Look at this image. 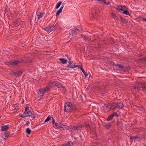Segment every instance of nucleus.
Here are the masks:
<instances>
[{
  "label": "nucleus",
  "instance_id": "obj_11",
  "mask_svg": "<svg viewBox=\"0 0 146 146\" xmlns=\"http://www.w3.org/2000/svg\"><path fill=\"white\" fill-rule=\"evenodd\" d=\"M111 104H105L103 107L104 109L106 110H109L110 109Z\"/></svg>",
  "mask_w": 146,
  "mask_h": 146
},
{
  "label": "nucleus",
  "instance_id": "obj_13",
  "mask_svg": "<svg viewBox=\"0 0 146 146\" xmlns=\"http://www.w3.org/2000/svg\"><path fill=\"white\" fill-rule=\"evenodd\" d=\"M73 143L72 142L69 141L66 143L63 144L59 146H72Z\"/></svg>",
  "mask_w": 146,
  "mask_h": 146
},
{
  "label": "nucleus",
  "instance_id": "obj_24",
  "mask_svg": "<svg viewBox=\"0 0 146 146\" xmlns=\"http://www.w3.org/2000/svg\"><path fill=\"white\" fill-rule=\"evenodd\" d=\"M51 28L49 27H47L45 29H44L45 31L48 32V31H51V30L50 29Z\"/></svg>",
  "mask_w": 146,
  "mask_h": 146
},
{
  "label": "nucleus",
  "instance_id": "obj_25",
  "mask_svg": "<svg viewBox=\"0 0 146 146\" xmlns=\"http://www.w3.org/2000/svg\"><path fill=\"white\" fill-rule=\"evenodd\" d=\"M103 126L106 129H108L111 127V125L105 124Z\"/></svg>",
  "mask_w": 146,
  "mask_h": 146
},
{
  "label": "nucleus",
  "instance_id": "obj_37",
  "mask_svg": "<svg viewBox=\"0 0 146 146\" xmlns=\"http://www.w3.org/2000/svg\"><path fill=\"white\" fill-rule=\"evenodd\" d=\"M52 122L53 123V125H54V124H55V123H56V122H55L53 118V120L52 121Z\"/></svg>",
  "mask_w": 146,
  "mask_h": 146
},
{
  "label": "nucleus",
  "instance_id": "obj_45",
  "mask_svg": "<svg viewBox=\"0 0 146 146\" xmlns=\"http://www.w3.org/2000/svg\"><path fill=\"white\" fill-rule=\"evenodd\" d=\"M90 74H89V77H90Z\"/></svg>",
  "mask_w": 146,
  "mask_h": 146
},
{
  "label": "nucleus",
  "instance_id": "obj_31",
  "mask_svg": "<svg viewBox=\"0 0 146 146\" xmlns=\"http://www.w3.org/2000/svg\"><path fill=\"white\" fill-rule=\"evenodd\" d=\"M113 116L111 115H110L108 117L107 119L108 121H110L111 120L113 119Z\"/></svg>",
  "mask_w": 146,
  "mask_h": 146
},
{
  "label": "nucleus",
  "instance_id": "obj_10",
  "mask_svg": "<svg viewBox=\"0 0 146 146\" xmlns=\"http://www.w3.org/2000/svg\"><path fill=\"white\" fill-rule=\"evenodd\" d=\"M10 134L8 132H6L3 133L2 135V138L3 139H7L8 137L10 136Z\"/></svg>",
  "mask_w": 146,
  "mask_h": 146
},
{
  "label": "nucleus",
  "instance_id": "obj_40",
  "mask_svg": "<svg viewBox=\"0 0 146 146\" xmlns=\"http://www.w3.org/2000/svg\"><path fill=\"white\" fill-rule=\"evenodd\" d=\"M74 68L76 67H78V68H80V67H79V65H77L76 66L74 65Z\"/></svg>",
  "mask_w": 146,
  "mask_h": 146
},
{
  "label": "nucleus",
  "instance_id": "obj_6",
  "mask_svg": "<svg viewBox=\"0 0 146 146\" xmlns=\"http://www.w3.org/2000/svg\"><path fill=\"white\" fill-rule=\"evenodd\" d=\"M28 116L32 118H34L35 117L34 115L32 114L31 111H27L26 112H24L23 114L21 116V117L23 118Z\"/></svg>",
  "mask_w": 146,
  "mask_h": 146
},
{
  "label": "nucleus",
  "instance_id": "obj_9",
  "mask_svg": "<svg viewBox=\"0 0 146 146\" xmlns=\"http://www.w3.org/2000/svg\"><path fill=\"white\" fill-rule=\"evenodd\" d=\"M79 31V30L77 29L76 28H75L74 29L71 30V31L70 32L69 34L70 35L72 36L74 33H78Z\"/></svg>",
  "mask_w": 146,
  "mask_h": 146
},
{
  "label": "nucleus",
  "instance_id": "obj_36",
  "mask_svg": "<svg viewBox=\"0 0 146 146\" xmlns=\"http://www.w3.org/2000/svg\"><path fill=\"white\" fill-rule=\"evenodd\" d=\"M142 139V138L139 137L137 136V139H136V141H141Z\"/></svg>",
  "mask_w": 146,
  "mask_h": 146
},
{
  "label": "nucleus",
  "instance_id": "obj_7",
  "mask_svg": "<svg viewBox=\"0 0 146 146\" xmlns=\"http://www.w3.org/2000/svg\"><path fill=\"white\" fill-rule=\"evenodd\" d=\"M19 62L17 60H14L13 61H11L9 62H6L5 63V64L9 66L11 65L15 66L17 65Z\"/></svg>",
  "mask_w": 146,
  "mask_h": 146
},
{
  "label": "nucleus",
  "instance_id": "obj_19",
  "mask_svg": "<svg viewBox=\"0 0 146 146\" xmlns=\"http://www.w3.org/2000/svg\"><path fill=\"white\" fill-rule=\"evenodd\" d=\"M60 60L61 62V63L63 64H65L67 62V60L64 58H60Z\"/></svg>",
  "mask_w": 146,
  "mask_h": 146
},
{
  "label": "nucleus",
  "instance_id": "obj_15",
  "mask_svg": "<svg viewBox=\"0 0 146 146\" xmlns=\"http://www.w3.org/2000/svg\"><path fill=\"white\" fill-rule=\"evenodd\" d=\"M69 64L67 66L68 67L70 68H74V65L72 64V61H69Z\"/></svg>",
  "mask_w": 146,
  "mask_h": 146
},
{
  "label": "nucleus",
  "instance_id": "obj_44",
  "mask_svg": "<svg viewBox=\"0 0 146 146\" xmlns=\"http://www.w3.org/2000/svg\"><path fill=\"white\" fill-rule=\"evenodd\" d=\"M1 141L0 140V143L1 142Z\"/></svg>",
  "mask_w": 146,
  "mask_h": 146
},
{
  "label": "nucleus",
  "instance_id": "obj_30",
  "mask_svg": "<svg viewBox=\"0 0 146 146\" xmlns=\"http://www.w3.org/2000/svg\"><path fill=\"white\" fill-rule=\"evenodd\" d=\"M82 37L83 39L85 40H90V39L89 38H87L85 36L83 35H82Z\"/></svg>",
  "mask_w": 146,
  "mask_h": 146
},
{
  "label": "nucleus",
  "instance_id": "obj_39",
  "mask_svg": "<svg viewBox=\"0 0 146 146\" xmlns=\"http://www.w3.org/2000/svg\"><path fill=\"white\" fill-rule=\"evenodd\" d=\"M141 60H144L146 61V57H145L142 58L141 59Z\"/></svg>",
  "mask_w": 146,
  "mask_h": 146
},
{
  "label": "nucleus",
  "instance_id": "obj_1",
  "mask_svg": "<svg viewBox=\"0 0 146 146\" xmlns=\"http://www.w3.org/2000/svg\"><path fill=\"white\" fill-rule=\"evenodd\" d=\"M133 88L135 91H138L139 90H143L146 88V84L145 83L138 82Z\"/></svg>",
  "mask_w": 146,
  "mask_h": 146
},
{
  "label": "nucleus",
  "instance_id": "obj_38",
  "mask_svg": "<svg viewBox=\"0 0 146 146\" xmlns=\"http://www.w3.org/2000/svg\"><path fill=\"white\" fill-rule=\"evenodd\" d=\"M142 21L143 22L145 21L146 22V19L145 18H143L142 19Z\"/></svg>",
  "mask_w": 146,
  "mask_h": 146
},
{
  "label": "nucleus",
  "instance_id": "obj_28",
  "mask_svg": "<svg viewBox=\"0 0 146 146\" xmlns=\"http://www.w3.org/2000/svg\"><path fill=\"white\" fill-rule=\"evenodd\" d=\"M26 132L27 134H30L31 133V131L29 128H28L26 129Z\"/></svg>",
  "mask_w": 146,
  "mask_h": 146
},
{
  "label": "nucleus",
  "instance_id": "obj_3",
  "mask_svg": "<svg viewBox=\"0 0 146 146\" xmlns=\"http://www.w3.org/2000/svg\"><path fill=\"white\" fill-rule=\"evenodd\" d=\"M53 126L56 129H59L61 128L62 129H68V127L66 125L62 124L60 123H56L53 125Z\"/></svg>",
  "mask_w": 146,
  "mask_h": 146
},
{
  "label": "nucleus",
  "instance_id": "obj_2",
  "mask_svg": "<svg viewBox=\"0 0 146 146\" xmlns=\"http://www.w3.org/2000/svg\"><path fill=\"white\" fill-rule=\"evenodd\" d=\"M123 105L121 103H113L111 104L110 109L114 110L116 109L121 108L123 107Z\"/></svg>",
  "mask_w": 146,
  "mask_h": 146
},
{
  "label": "nucleus",
  "instance_id": "obj_29",
  "mask_svg": "<svg viewBox=\"0 0 146 146\" xmlns=\"http://www.w3.org/2000/svg\"><path fill=\"white\" fill-rule=\"evenodd\" d=\"M123 13L127 15H130L129 12L126 10H124L123 12Z\"/></svg>",
  "mask_w": 146,
  "mask_h": 146
},
{
  "label": "nucleus",
  "instance_id": "obj_42",
  "mask_svg": "<svg viewBox=\"0 0 146 146\" xmlns=\"http://www.w3.org/2000/svg\"><path fill=\"white\" fill-rule=\"evenodd\" d=\"M5 12L6 13H7V11L6 8L5 9Z\"/></svg>",
  "mask_w": 146,
  "mask_h": 146
},
{
  "label": "nucleus",
  "instance_id": "obj_16",
  "mask_svg": "<svg viewBox=\"0 0 146 146\" xmlns=\"http://www.w3.org/2000/svg\"><path fill=\"white\" fill-rule=\"evenodd\" d=\"M44 15V13H43L38 12L37 14L38 18V19H39L42 18Z\"/></svg>",
  "mask_w": 146,
  "mask_h": 146
},
{
  "label": "nucleus",
  "instance_id": "obj_33",
  "mask_svg": "<svg viewBox=\"0 0 146 146\" xmlns=\"http://www.w3.org/2000/svg\"><path fill=\"white\" fill-rule=\"evenodd\" d=\"M51 118V117L50 116H48L47 118L45 119V120L44 121V122H47L49 121L50 119Z\"/></svg>",
  "mask_w": 146,
  "mask_h": 146
},
{
  "label": "nucleus",
  "instance_id": "obj_17",
  "mask_svg": "<svg viewBox=\"0 0 146 146\" xmlns=\"http://www.w3.org/2000/svg\"><path fill=\"white\" fill-rule=\"evenodd\" d=\"M64 7V6H62V7L60 8L57 11L56 15V16H58L59 15L60 13H61L62 11V9Z\"/></svg>",
  "mask_w": 146,
  "mask_h": 146
},
{
  "label": "nucleus",
  "instance_id": "obj_5",
  "mask_svg": "<svg viewBox=\"0 0 146 146\" xmlns=\"http://www.w3.org/2000/svg\"><path fill=\"white\" fill-rule=\"evenodd\" d=\"M72 105L71 103L68 102L65 104L64 106V111L66 112H68L71 110Z\"/></svg>",
  "mask_w": 146,
  "mask_h": 146
},
{
  "label": "nucleus",
  "instance_id": "obj_32",
  "mask_svg": "<svg viewBox=\"0 0 146 146\" xmlns=\"http://www.w3.org/2000/svg\"><path fill=\"white\" fill-rule=\"evenodd\" d=\"M112 115V116L113 117H118V114L116 113V112H114L112 114H111Z\"/></svg>",
  "mask_w": 146,
  "mask_h": 146
},
{
  "label": "nucleus",
  "instance_id": "obj_41",
  "mask_svg": "<svg viewBox=\"0 0 146 146\" xmlns=\"http://www.w3.org/2000/svg\"><path fill=\"white\" fill-rule=\"evenodd\" d=\"M27 110H28V108L27 107H26L25 108V112H26L27 111Z\"/></svg>",
  "mask_w": 146,
  "mask_h": 146
},
{
  "label": "nucleus",
  "instance_id": "obj_18",
  "mask_svg": "<svg viewBox=\"0 0 146 146\" xmlns=\"http://www.w3.org/2000/svg\"><path fill=\"white\" fill-rule=\"evenodd\" d=\"M97 1H100V2H103V3L106 5H109L110 4V2H108L107 3H106V0H96Z\"/></svg>",
  "mask_w": 146,
  "mask_h": 146
},
{
  "label": "nucleus",
  "instance_id": "obj_34",
  "mask_svg": "<svg viewBox=\"0 0 146 146\" xmlns=\"http://www.w3.org/2000/svg\"><path fill=\"white\" fill-rule=\"evenodd\" d=\"M137 136L135 137H130V139L131 141L133 139H135V141H136V139H137Z\"/></svg>",
  "mask_w": 146,
  "mask_h": 146
},
{
  "label": "nucleus",
  "instance_id": "obj_8",
  "mask_svg": "<svg viewBox=\"0 0 146 146\" xmlns=\"http://www.w3.org/2000/svg\"><path fill=\"white\" fill-rule=\"evenodd\" d=\"M123 8H125V9H126V7L125 6H122L121 5H117L116 7V9L119 11H124V9Z\"/></svg>",
  "mask_w": 146,
  "mask_h": 146
},
{
  "label": "nucleus",
  "instance_id": "obj_20",
  "mask_svg": "<svg viewBox=\"0 0 146 146\" xmlns=\"http://www.w3.org/2000/svg\"><path fill=\"white\" fill-rule=\"evenodd\" d=\"M80 68L81 70L83 72V73L85 75V77H86L88 75V74H87L85 72V71L84 70V69L82 67H80Z\"/></svg>",
  "mask_w": 146,
  "mask_h": 146
},
{
  "label": "nucleus",
  "instance_id": "obj_4",
  "mask_svg": "<svg viewBox=\"0 0 146 146\" xmlns=\"http://www.w3.org/2000/svg\"><path fill=\"white\" fill-rule=\"evenodd\" d=\"M50 89V87L49 86H47L44 88L40 89L38 93L39 95L38 96L40 97H42L44 94L49 90Z\"/></svg>",
  "mask_w": 146,
  "mask_h": 146
},
{
  "label": "nucleus",
  "instance_id": "obj_21",
  "mask_svg": "<svg viewBox=\"0 0 146 146\" xmlns=\"http://www.w3.org/2000/svg\"><path fill=\"white\" fill-rule=\"evenodd\" d=\"M81 127V126L80 125L78 126H74L72 127V129L74 130H78Z\"/></svg>",
  "mask_w": 146,
  "mask_h": 146
},
{
  "label": "nucleus",
  "instance_id": "obj_35",
  "mask_svg": "<svg viewBox=\"0 0 146 146\" xmlns=\"http://www.w3.org/2000/svg\"><path fill=\"white\" fill-rule=\"evenodd\" d=\"M111 16L113 18H115V17H117H117L116 16V14L114 13H112L111 14Z\"/></svg>",
  "mask_w": 146,
  "mask_h": 146
},
{
  "label": "nucleus",
  "instance_id": "obj_14",
  "mask_svg": "<svg viewBox=\"0 0 146 146\" xmlns=\"http://www.w3.org/2000/svg\"><path fill=\"white\" fill-rule=\"evenodd\" d=\"M13 74L15 75V76H20L22 74V72L21 71H19L18 72H13Z\"/></svg>",
  "mask_w": 146,
  "mask_h": 146
},
{
  "label": "nucleus",
  "instance_id": "obj_27",
  "mask_svg": "<svg viewBox=\"0 0 146 146\" xmlns=\"http://www.w3.org/2000/svg\"><path fill=\"white\" fill-rule=\"evenodd\" d=\"M62 3V2L61 1L59 2L57 4V5L56 7V9H58L60 6V5Z\"/></svg>",
  "mask_w": 146,
  "mask_h": 146
},
{
  "label": "nucleus",
  "instance_id": "obj_22",
  "mask_svg": "<svg viewBox=\"0 0 146 146\" xmlns=\"http://www.w3.org/2000/svg\"><path fill=\"white\" fill-rule=\"evenodd\" d=\"M49 84H50V86H54V85H56V82L55 81H50V82Z\"/></svg>",
  "mask_w": 146,
  "mask_h": 146
},
{
  "label": "nucleus",
  "instance_id": "obj_12",
  "mask_svg": "<svg viewBox=\"0 0 146 146\" xmlns=\"http://www.w3.org/2000/svg\"><path fill=\"white\" fill-rule=\"evenodd\" d=\"M1 131H6L8 129V126L7 125H4L2 126L1 127Z\"/></svg>",
  "mask_w": 146,
  "mask_h": 146
},
{
  "label": "nucleus",
  "instance_id": "obj_23",
  "mask_svg": "<svg viewBox=\"0 0 146 146\" xmlns=\"http://www.w3.org/2000/svg\"><path fill=\"white\" fill-rule=\"evenodd\" d=\"M114 63V65H115V66H117L119 68H120L122 69H123L124 67L123 65H121V64H115Z\"/></svg>",
  "mask_w": 146,
  "mask_h": 146
},
{
  "label": "nucleus",
  "instance_id": "obj_43",
  "mask_svg": "<svg viewBox=\"0 0 146 146\" xmlns=\"http://www.w3.org/2000/svg\"><path fill=\"white\" fill-rule=\"evenodd\" d=\"M86 127H90V125L88 124H87V125H86Z\"/></svg>",
  "mask_w": 146,
  "mask_h": 146
},
{
  "label": "nucleus",
  "instance_id": "obj_26",
  "mask_svg": "<svg viewBox=\"0 0 146 146\" xmlns=\"http://www.w3.org/2000/svg\"><path fill=\"white\" fill-rule=\"evenodd\" d=\"M50 27L51 30V31H53L55 30L56 29V28L55 27V26L54 25H52L51 26H49Z\"/></svg>",
  "mask_w": 146,
  "mask_h": 146
}]
</instances>
